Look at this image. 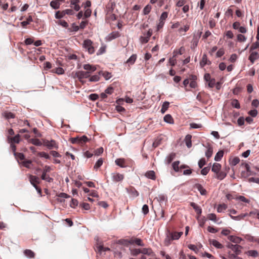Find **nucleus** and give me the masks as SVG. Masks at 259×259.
<instances>
[{
  "label": "nucleus",
  "mask_w": 259,
  "mask_h": 259,
  "mask_svg": "<svg viewBox=\"0 0 259 259\" xmlns=\"http://www.w3.org/2000/svg\"><path fill=\"white\" fill-rule=\"evenodd\" d=\"M106 47L105 46H102L100 47L98 51L97 52V55H100L104 54L106 51Z\"/></svg>",
  "instance_id": "0e129e2a"
},
{
  "label": "nucleus",
  "mask_w": 259,
  "mask_h": 259,
  "mask_svg": "<svg viewBox=\"0 0 259 259\" xmlns=\"http://www.w3.org/2000/svg\"><path fill=\"white\" fill-rule=\"evenodd\" d=\"M227 176V174L223 171H219L218 173L216 174L215 178L220 180H223Z\"/></svg>",
  "instance_id": "5701e85b"
},
{
  "label": "nucleus",
  "mask_w": 259,
  "mask_h": 259,
  "mask_svg": "<svg viewBox=\"0 0 259 259\" xmlns=\"http://www.w3.org/2000/svg\"><path fill=\"white\" fill-rule=\"evenodd\" d=\"M169 103L168 102H164L162 106L161 112L162 113H164L169 107Z\"/></svg>",
  "instance_id": "a19ab883"
},
{
  "label": "nucleus",
  "mask_w": 259,
  "mask_h": 259,
  "mask_svg": "<svg viewBox=\"0 0 259 259\" xmlns=\"http://www.w3.org/2000/svg\"><path fill=\"white\" fill-rule=\"evenodd\" d=\"M131 253L133 256H137L141 253V249H133L131 250Z\"/></svg>",
  "instance_id": "680f3d73"
},
{
  "label": "nucleus",
  "mask_w": 259,
  "mask_h": 259,
  "mask_svg": "<svg viewBox=\"0 0 259 259\" xmlns=\"http://www.w3.org/2000/svg\"><path fill=\"white\" fill-rule=\"evenodd\" d=\"M132 161L130 159H125L124 158H118L115 160V163L116 165L119 166L121 167H125L127 166V162Z\"/></svg>",
  "instance_id": "39448f33"
},
{
  "label": "nucleus",
  "mask_w": 259,
  "mask_h": 259,
  "mask_svg": "<svg viewBox=\"0 0 259 259\" xmlns=\"http://www.w3.org/2000/svg\"><path fill=\"white\" fill-rule=\"evenodd\" d=\"M51 72L53 73H56L59 75L63 74L64 73V70L61 67H58V68L53 69L51 70Z\"/></svg>",
  "instance_id": "7c9ffc66"
},
{
  "label": "nucleus",
  "mask_w": 259,
  "mask_h": 259,
  "mask_svg": "<svg viewBox=\"0 0 259 259\" xmlns=\"http://www.w3.org/2000/svg\"><path fill=\"white\" fill-rule=\"evenodd\" d=\"M199 41V38L197 36H194L193 38L191 41V49L192 50H195L197 47Z\"/></svg>",
  "instance_id": "2eb2a0df"
},
{
  "label": "nucleus",
  "mask_w": 259,
  "mask_h": 259,
  "mask_svg": "<svg viewBox=\"0 0 259 259\" xmlns=\"http://www.w3.org/2000/svg\"><path fill=\"white\" fill-rule=\"evenodd\" d=\"M231 105L237 109H239L240 108V104L238 101L236 99H234L232 101Z\"/></svg>",
  "instance_id": "603ef678"
},
{
  "label": "nucleus",
  "mask_w": 259,
  "mask_h": 259,
  "mask_svg": "<svg viewBox=\"0 0 259 259\" xmlns=\"http://www.w3.org/2000/svg\"><path fill=\"white\" fill-rule=\"evenodd\" d=\"M20 136L19 134H17L14 137L8 138V139L11 141L12 143H17L18 144L20 141Z\"/></svg>",
  "instance_id": "412c9836"
},
{
  "label": "nucleus",
  "mask_w": 259,
  "mask_h": 259,
  "mask_svg": "<svg viewBox=\"0 0 259 259\" xmlns=\"http://www.w3.org/2000/svg\"><path fill=\"white\" fill-rule=\"evenodd\" d=\"M83 47L90 54H93L95 52V48L93 45V42L91 39H85L83 41Z\"/></svg>",
  "instance_id": "f03ea898"
},
{
  "label": "nucleus",
  "mask_w": 259,
  "mask_h": 259,
  "mask_svg": "<svg viewBox=\"0 0 259 259\" xmlns=\"http://www.w3.org/2000/svg\"><path fill=\"white\" fill-rule=\"evenodd\" d=\"M176 156V154L174 153H171L169 154L166 158V162L167 164H169L174 160Z\"/></svg>",
  "instance_id": "473e14b6"
},
{
  "label": "nucleus",
  "mask_w": 259,
  "mask_h": 259,
  "mask_svg": "<svg viewBox=\"0 0 259 259\" xmlns=\"http://www.w3.org/2000/svg\"><path fill=\"white\" fill-rule=\"evenodd\" d=\"M112 181L114 182L122 181L124 179V175L118 172H113L111 174Z\"/></svg>",
  "instance_id": "423d86ee"
},
{
  "label": "nucleus",
  "mask_w": 259,
  "mask_h": 259,
  "mask_svg": "<svg viewBox=\"0 0 259 259\" xmlns=\"http://www.w3.org/2000/svg\"><path fill=\"white\" fill-rule=\"evenodd\" d=\"M65 15L63 11L62 12L57 11L55 14V17L57 19H60L63 17Z\"/></svg>",
  "instance_id": "69168bd1"
},
{
  "label": "nucleus",
  "mask_w": 259,
  "mask_h": 259,
  "mask_svg": "<svg viewBox=\"0 0 259 259\" xmlns=\"http://www.w3.org/2000/svg\"><path fill=\"white\" fill-rule=\"evenodd\" d=\"M242 247L239 245L235 244L232 250L235 253L236 255L240 254L241 253V249Z\"/></svg>",
  "instance_id": "cd10ccee"
},
{
  "label": "nucleus",
  "mask_w": 259,
  "mask_h": 259,
  "mask_svg": "<svg viewBox=\"0 0 259 259\" xmlns=\"http://www.w3.org/2000/svg\"><path fill=\"white\" fill-rule=\"evenodd\" d=\"M207 218L208 220L212 221L214 222H217V216L214 213H209L207 215Z\"/></svg>",
  "instance_id": "13d9d810"
},
{
  "label": "nucleus",
  "mask_w": 259,
  "mask_h": 259,
  "mask_svg": "<svg viewBox=\"0 0 259 259\" xmlns=\"http://www.w3.org/2000/svg\"><path fill=\"white\" fill-rule=\"evenodd\" d=\"M24 253L28 257L33 258L35 256V253L30 249H26L24 251Z\"/></svg>",
  "instance_id": "e433bc0d"
},
{
  "label": "nucleus",
  "mask_w": 259,
  "mask_h": 259,
  "mask_svg": "<svg viewBox=\"0 0 259 259\" xmlns=\"http://www.w3.org/2000/svg\"><path fill=\"white\" fill-rule=\"evenodd\" d=\"M247 215V213L241 214L240 215H239L237 216H233L232 215H230V217L232 219H233L235 220H237V221H239V220L244 219V218Z\"/></svg>",
  "instance_id": "37998d69"
},
{
  "label": "nucleus",
  "mask_w": 259,
  "mask_h": 259,
  "mask_svg": "<svg viewBox=\"0 0 259 259\" xmlns=\"http://www.w3.org/2000/svg\"><path fill=\"white\" fill-rule=\"evenodd\" d=\"M191 138H192V136L190 135H187L185 138L186 144L188 148H190L192 146V143H191Z\"/></svg>",
  "instance_id": "58836bf2"
},
{
  "label": "nucleus",
  "mask_w": 259,
  "mask_h": 259,
  "mask_svg": "<svg viewBox=\"0 0 259 259\" xmlns=\"http://www.w3.org/2000/svg\"><path fill=\"white\" fill-rule=\"evenodd\" d=\"M205 95V94L204 93H199L197 95L196 99L199 102L203 103L204 102L203 98Z\"/></svg>",
  "instance_id": "09e8293b"
},
{
  "label": "nucleus",
  "mask_w": 259,
  "mask_h": 259,
  "mask_svg": "<svg viewBox=\"0 0 259 259\" xmlns=\"http://www.w3.org/2000/svg\"><path fill=\"white\" fill-rule=\"evenodd\" d=\"M83 68L84 70H86L87 71H90L91 73L97 69V68L95 66L90 65L89 64H84L83 66Z\"/></svg>",
  "instance_id": "f8f14e48"
},
{
  "label": "nucleus",
  "mask_w": 259,
  "mask_h": 259,
  "mask_svg": "<svg viewBox=\"0 0 259 259\" xmlns=\"http://www.w3.org/2000/svg\"><path fill=\"white\" fill-rule=\"evenodd\" d=\"M79 144H82L85 143L88 141V138L85 136H83L81 137H79Z\"/></svg>",
  "instance_id": "338daca9"
},
{
  "label": "nucleus",
  "mask_w": 259,
  "mask_h": 259,
  "mask_svg": "<svg viewBox=\"0 0 259 259\" xmlns=\"http://www.w3.org/2000/svg\"><path fill=\"white\" fill-rule=\"evenodd\" d=\"M4 116L7 119L14 118L15 117V114L11 112H5L4 113Z\"/></svg>",
  "instance_id": "a18cd8bd"
},
{
  "label": "nucleus",
  "mask_w": 259,
  "mask_h": 259,
  "mask_svg": "<svg viewBox=\"0 0 259 259\" xmlns=\"http://www.w3.org/2000/svg\"><path fill=\"white\" fill-rule=\"evenodd\" d=\"M259 58V54L257 52L252 51L249 56V60L252 64Z\"/></svg>",
  "instance_id": "6e6552de"
},
{
  "label": "nucleus",
  "mask_w": 259,
  "mask_h": 259,
  "mask_svg": "<svg viewBox=\"0 0 259 259\" xmlns=\"http://www.w3.org/2000/svg\"><path fill=\"white\" fill-rule=\"evenodd\" d=\"M91 72L90 71H78L75 73V76L81 81L83 78H87L90 77Z\"/></svg>",
  "instance_id": "20e7f679"
},
{
  "label": "nucleus",
  "mask_w": 259,
  "mask_h": 259,
  "mask_svg": "<svg viewBox=\"0 0 259 259\" xmlns=\"http://www.w3.org/2000/svg\"><path fill=\"white\" fill-rule=\"evenodd\" d=\"M165 22L161 21H158V23L156 26V31H160L163 28Z\"/></svg>",
  "instance_id": "5fc2aeb1"
},
{
  "label": "nucleus",
  "mask_w": 259,
  "mask_h": 259,
  "mask_svg": "<svg viewBox=\"0 0 259 259\" xmlns=\"http://www.w3.org/2000/svg\"><path fill=\"white\" fill-rule=\"evenodd\" d=\"M103 159L102 158H100L96 162L94 168L97 170L102 164H103Z\"/></svg>",
  "instance_id": "de8ad7c7"
},
{
  "label": "nucleus",
  "mask_w": 259,
  "mask_h": 259,
  "mask_svg": "<svg viewBox=\"0 0 259 259\" xmlns=\"http://www.w3.org/2000/svg\"><path fill=\"white\" fill-rule=\"evenodd\" d=\"M179 164H180L179 161H175L172 163V168L175 171H177V172L179 171V170H180V166H179Z\"/></svg>",
  "instance_id": "49530a36"
},
{
  "label": "nucleus",
  "mask_w": 259,
  "mask_h": 259,
  "mask_svg": "<svg viewBox=\"0 0 259 259\" xmlns=\"http://www.w3.org/2000/svg\"><path fill=\"white\" fill-rule=\"evenodd\" d=\"M227 205L224 203L219 204L217 207V211L218 212H222L225 210L227 209Z\"/></svg>",
  "instance_id": "4c0bfd02"
},
{
  "label": "nucleus",
  "mask_w": 259,
  "mask_h": 259,
  "mask_svg": "<svg viewBox=\"0 0 259 259\" xmlns=\"http://www.w3.org/2000/svg\"><path fill=\"white\" fill-rule=\"evenodd\" d=\"M258 48H259V41H256V42H253L252 44V45L250 47V51H252L254 50L257 49Z\"/></svg>",
  "instance_id": "774afa93"
},
{
  "label": "nucleus",
  "mask_w": 259,
  "mask_h": 259,
  "mask_svg": "<svg viewBox=\"0 0 259 259\" xmlns=\"http://www.w3.org/2000/svg\"><path fill=\"white\" fill-rule=\"evenodd\" d=\"M141 253L143 254H147L148 255H153V252L150 248H142L141 249Z\"/></svg>",
  "instance_id": "b1692460"
},
{
  "label": "nucleus",
  "mask_w": 259,
  "mask_h": 259,
  "mask_svg": "<svg viewBox=\"0 0 259 259\" xmlns=\"http://www.w3.org/2000/svg\"><path fill=\"white\" fill-rule=\"evenodd\" d=\"M41 179L42 180L46 181L48 182L51 183L53 182V179L51 178L48 173L42 171V175L41 176Z\"/></svg>",
  "instance_id": "ddd939ff"
},
{
  "label": "nucleus",
  "mask_w": 259,
  "mask_h": 259,
  "mask_svg": "<svg viewBox=\"0 0 259 259\" xmlns=\"http://www.w3.org/2000/svg\"><path fill=\"white\" fill-rule=\"evenodd\" d=\"M176 55H173L172 57L169 59V63L171 66H174L176 64Z\"/></svg>",
  "instance_id": "bf43d9fd"
},
{
  "label": "nucleus",
  "mask_w": 259,
  "mask_h": 259,
  "mask_svg": "<svg viewBox=\"0 0 259 259\" xmlns=\"http://www.w3.org/2000/svg\"><path fill=\"white\" fill-rule=\"evenodd\" d=\"M209 242L211 244L217 248L221 249L223 247V245L216 240H210Z\"/></svg>",
  "instance_id": "dca6fc26"
},
{
  "label": "nucleus",
  "mask_w": 259,
  "mask_h": 259,
  "mask_svg": "<svg viewBox=\"0 0 259 259\" xmlns=\"http://www.w3.org/2000/svg\"><path fill=\"white\" fill-rule=\"evenodd\" d=\"M194 188L197 189L202 195H206L207 194L206 190L200 184H196L194 186Z\"/></svg>",
  "instance_id": "1a4fd4ad"
},
{
  "label": "nucleus",
  "mask_w": 259,
  "mask_h": 259,
  "mask_svg": "<svg viewBox=\"0 0 259 259\" xmlns=\"http://www.w3.org/2000/svg\"><path fill=\"white\" fill-rule=\"evenodd\" d=\"M79 3V0H71V5L74 6V9L76 11H78L80 9V6L78 5V3Z\"/></svg>",
  "instance_id": "c85d7f7f"
},
{
  "label": "nucleus",
  "mask_w": 259,
  "mask_h": 259,
  "mask_svg": "<svg viewBox=\"0 0 259 259\" xmlns=\"http://www.w3.org/2000/svg\"><path fill=\"white\" fill-rule=\"evenodd\" d=\"M185 49L184 47H181L178 50H175L173 52L174 55L177 57L178 55H181L185 52Z\"/></svg>",
  "instance_id": "2f4dec72"
},
{
  "label": "nucleus",
  "mask_w": 259,
  "mask_h": 259,
  "mask_svg": "<svg viewBox=\"0 0 259 259\" xmlns=\"http://www.w3.org/2000/svg\"><path fill=\"white\" fill-rule=\"evenodd\" d=\"M228 238L230 241L235 243H239L241 241L240 237L232 235L228 236Z\"/></svg>",
  "instance_id": "a211bd4d"
},
{
  "label": "nucleus",
  "mask_w": 259,
  "mask_h": 259,
  "mask_svg": "<svg viewBox=\"0 0 259 259\" xmlns=\"http://www.w3.org/2000/svg\"><path fill=\"white\" fill-rule=\"evenodd\" d=\"M61 3L58 0H53L50 3V6L54 9H58L60 8Z\"/></svg>",
  "instance_id": "393cba45"
},
{
  "label": "nucleus",
  "mask_w": 259,
  "mask_h": 259,
  "mask_svg": "<svg viewBox=\"0 0 259 259\" xmlns=\"http://www.w3.org/2000/svg\"><path fill=\"white\" fill-rule=\"evenodd\" d=\"M137 59V55L136 54L132 55L129 59L126 61V63L130 65H133L135 63Z\"/></svg>",
  "instance_id": "bb28decb"
},
{
  "label": "nucleus",
  "mask_w": 259,
  "mask_h": 259,
  "mask_svg": "<svg viewBox=\"0 0 259 259\" xmlns=\"http://www.w3.org/2000/svg\"><path fill=\"white\" fill-rule=\"evenodd\" d=\"M145 176L147 178L152 179V180H155V179H156L155 174L153 170L148 171L145 174Z\"/></svg>",
  "instance_id": "4be33fe9"
},
{
  "label": "nucleus",
  "mask_w": 259,
  "mask_h": 259,
  "mask_svg": "<svg viewBox=\"0 0 259 259\" xmlns=\"http://www.w3.org/2000/svg\"><path fill=\"white\" fill-rule=\"evenodd\" d=\"M221 167V165L220 163H214L212 165L211 170L215 174L218 173L220 171Z\"/></svg>",
  "instance_id": "f3484780"
},
{
  "label": "nucleus",
  "mask_w": 259,
  "mask_h": 259,
  "mask_svg": "<svg viewBox=\"0 0 259 259\" xmlns=\"http://www.w3.org/2000/svg\"><path fill=\"white\" fill-rule=\"evenodd\" d=\"M169 235L171 237V239L173 240H178L179 239V238L181 236V235L183 234L182 232H169Z\"/></svg>",
  "instance_id": "9b49d317"
},
{
  "label": "nucleus",
  "mask_w": 259,
  "mask_h": 259,
  "mask_svg": "<svg viewBox=\"0 0 259 259\" xmlns=\"http://www.w3.org/2000/svg\"><path fill=\"white\" fill-rule=\"evenodd\" d=\"M167 17H168L167 12H164L161 14L159 20L165 22V21L166 19V18H167Z\"/></svg>",
  "instance_id": "6e6d98bb"
},
{
  "label": "nucleus",
  "mask_w": 259,
  "mask_h": 259,
  "mask_svg": "<svg viewBox=\"0 0 259 259\" xmlns=\"http://www.w3.org/2000/svg\"><path fill=\"white\" fill-rule=\"evenodd\" d=\"M153 34V30L152 29H149L147 31H142V35L140 37L139 40L142 44L147 43L150 37Z\"/></svg>",
  "instance_id": "f257e3e1"
},
{
  "label": "nucleus",
  "mask_w": 259,
  "mask_h": 259,
  "mask_svg": "<svg viewBox=\"0 0 259 259\" xmlns=\"http://www.w3.org/2000/svg\"><path fill=\"white\" fill-rule=\"evenodd\" d=\"M151 6L149 5H147L143 10L144 15H148L151 11Z\"/></svg>",
  "instance_id": "052dcab7"
},
{
  "label": "nucleus",
  "mask_w": 259,
  "mask_h": 259,
  "mask_svg": "<svg viewBox=\"0 0 259 259\" xmlns=\"http://www.w3.org/2000/svg\"><path fill=\"white\" fill-rule=\"evenodd\" d=\"M237 40L239 42H244L246 40V37L243 34H238L237 36Z\"/></svg>",
  "instance_id": "4d7b16f0"
},
{
  "label": "nucleus",
  "mask_w": 259,
  "mask_h": 259,
  "mask_svg": "<svg viewBox=\"0 0 259 259\" xmlns=\"http://www.w3.org/2000/svg\"><path fill=\"white\" fill-rule=\"evenodd\" d=\"M128 242L130 244H136L139 246H143V244L142 243V241L140 239H138V238L131 239L128 241Z\"/></svg>",
  "instance_id": "aec40b11"
},
{
  "label": "nucleus",
  "mask_w": 259,
  "mask_h": 259,
  "mask_svg": "<svg viewBox=\"0 0 259 259\" xmlns=\"http://www.w3.org/2000/svg\"><path fill=\"white\" fill-rule=\"evenodd\" d=\"M79 29V27L78 25H76L75 23H72L70 27L68 28V31L70 32H76Z\"/></svg>",
  "instance_id": "f704fd0d"
},
{
  "label": "nucleus",
  "mask_w": 259,
  "mask_h": 259,
  "mask_svg": "<svg viewBox=\"0 0 259 259\" xmlns=\"http://www.w3.org/2000/svg\"><path fill=\"white\" fill-rule=\"evenodd\" d=\"M32 163V161L30 160H26L25 159L24 161L22 162V164L23 166L28 168H31V164Z\"/></svg>",
  "instance_id": "79ce46f5"
},
{
  "label": "nucleus",
  "mask_w": 259,
  "mask_h": 259,
  "mask_svg": "<svg viewBox=\"0 0 259 259\" xmlns=\"http://www.w3.org/2000/svg\"><path fill=\"white\" fill-rule=\"evenodd\" d=\"M224 152L223 151H219L215 155L214 160L217 161H220L223 157Z\"/></svg>",
  "instance_id": "c03bdc74"
},
{
  "label": "nucleus",
  "mask_w": 259,
  "mask_h": 259,
  "mask_svg": "<svg viewBox=\"0 0 259 259\" xmlns=\"http://www.w3.org/2000/svg\"><path fill=\"white\" fill-rule=\"evenodd\" d=\"M29 180L31 184L33 187H35L37 184H39L40 183V179L35 176L30 175L29 177Z\"/></svg>",
  "instance_id": "0eeeda50"
},
{
  "label": "nucleus",
  "mask_w": 259,
  "mask_h": 259,
  "mask_svg": "<svg viewBox=\"0 0 259 259\" xmlns=\"http://www.w3.org/2000/svg\"><path fill=\"white\" fill-rule=\"evenodd\" d=\"M57 23L64 28H67L68 27L67 22L63 20H60L58 21Z\"/></svg>",
  "instance_id": "e2e57ef3"
},
{
  "label": "nucleus",
  "mask_w": 259,
  "mask_h": 259,
  "mask_svg": "<svg viewBox=\"0 0 259 259\" xmlns=\"http://www.w3.org/2000/svg\"><path fill=\"white\" fill-rule=\"evenodd\" d=\"M37 155L38 156H39V157H44V158H45L46 159H50V155L48 153H46L45 152H37Z\"/></svg>",
  "instance_id": "3c124183"
},
{
  "label": "nucleus",
  "mask_w": 259,
  "mask_h": 259,
  "mask_svg": "<svg viewBox=\"0 0 259 259\" xmlns=\"http://www.w3.org/2000/svg\"><path fill=\"white\" fill-rule=\"evenodd\" d=\"M190 28V23L187 22L184 27H181L178 29V32L181 33L182 32L185 33L187 32Z\"/></svg>",
  "instance_id": "6ab92c4d"
},
{
  "label": "nucleus",
  "mask_w": 259,
  "mask_h": 259,
  "mask_svg": "<svg viewBox=\"0 0 259 259\" xmlns=\"http://www.w3.org/2000/svg\"><path fill=\"white\" fill-rule=\"evenodd\" d=\"M212 152L213 150L212 147H209L205 152V156L208 159L209 158L212 156Z\"/></svg>",
  "instance_id": "864d4df0"
},
{
  "label": "nucleus",
  "mask_w": 259,
  "mask_h": 259,
  "mask_svg": "<svg viewBox=\"0 0 259 259\" xmlns=\"http://www.w3.org/2000/svg\"><path fill=\"white\" fill-rule=\"evenodd\" d=\"M190 205L194 209H195L196 212L198 215H200L202 213V209L201 207L197 205L194 202H191L190 203Z\"/></svg>",
  "instance_id": "4468645a"
},
{
  "label": "nucleus",
  "mask_w": 259,
  "mask_h": 259,
  "mask_svg": "<svg viewBox=\"0 0 259 259\" xmlns=\"http://www.w3.org/2000/svg\"><path fill=\"white\" fill-rule=\"evenodd\" d=\"M99 75H102L106 80H108L111 77V73L106 71H99Z\"/></svg>",
  "instance_id": "c756f323"
},
{
  "label": "nucleus",
  "mask_w": 259,
  "mask_h": 259,
  "mask_svg": "<svg viewBox=\"0 0 259 259\" xmlns=\"http://www.w3.org/2000/svg\"><path fill=\"white\" fill-rule=\"evenodd\" d=\"M210 64V61L207 60V57L206 54H203L202 59L200 62L201 67H203L206 64Z\"/></svg>",
  "instance_id": "9d476101"
},
{
  "label": "nucleus",
  "mask_w": 259,
  "mask_h": 259,
  "mask_svg": "<svg viewBox=\"0 0 259 259\" xmlns=\"http://www.w3.org/2000/svg\"><path fill=\"white\" fill-rule=\"evenodd\" d=\"M230 164L233 166L237 165L240 161V159L238 157H234L232 159H230Z\"/></svg>",
  "instance_id": "72a5a7b5"
},
{
  "label": "nucleus",
  "mask_w": 259,
  "mask_h": 259,
  "mask_svg": "<svg viewBox=\"0 0 259 259\" xmlns=\"http://www.w3.org/2000/svg\"><path fill=\"white\" fill-rule=\"evenodd\" d=\"M119 36L120 34L118 32H113L109 34L108 38L109 40H111L113 39L118 37Z\"/></svg>",
  "instance_id": "c9c22d12"
},
{
  "label": "nucleus",
  "mask_w": 259,
  "mask_h": 259,
  "mask_svg": "<svg viewBox=\"0 0 259 259\" xmlns=\"http://www.w3.org/2000/svg\"><path fill=\"white\" fill-rule=\"evenodd\" d=\"M29 141L32 144L36 146H40L42 144L41 142L38 139H31Z\"/></svg>",
  "instance_id": "8fccbe9b"
},
{
  "label": "nucleus",
  "mask_w": 259,
  "mask_h": 259,
  "mask_svg": "<svg viewBox=\"0 0 259 259\" xmlns=\"http://www.w3.org/2000/svg\"><path fill=\"white\" fill-rule=\"evenodd\" d=\"M43 145L49 149L55 148L57 150L58 149V145L56 142L54 140H52L51 141L47 139L43 140Z\"/></svg>",
  "instance_id": "7ed1b4c3"
},
{
  "label": "nucleus",
  "mask_w": 259,
  "mask_h": 259,
  "mask_svg": "<svg viewBox=\"0 0 259 259\" xmlns=\"http://www.w3.org/2000/svg\"><path fill=\"white\" fill-rule=\"evenodd\" d=\"M163 120L165 122L170 124H173L174 122L173 118L170 114L165 115L164 117Z\"/></svg>",
  "instance_id": "a878e982"
},
{
  "label": "nucleus",
  "mask_w": 259,
  "mask_h": 259,
  "mask_svg": "<svg viewBox=\"0 0 259 259\" xmlns=\"http://www.w3.org/2000/svg\"><path fill=\"white\" fill-rule=\"evenodd\" d=\"M100 75H99V72H98V74H95L94 75H93L92 76H90L89 78V81L92 82H96L100 80Z\"/></svg>",
  "instance_id": "ea45409f"
}]
</instances>
